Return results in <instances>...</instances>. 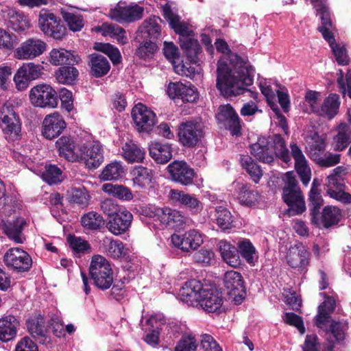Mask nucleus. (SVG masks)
<instances>
[{"label":"nucleus","mask_w":351,"mask_h":351,"mask_svg":"<svg viewBox=\"0 0 351 351\" xmlns=\"http://www.w3.org/2000/svg\"><path fill=\"white\" fill-rule=\"evenodd\" d=\"M217 51L222 53L217 69V88L226 97L249 92L254 99L257 93L246 88L253 83L254 68L247 61L231 52L226 41L217 39L215 43Z\"/></svg>","instance_id":"f257e3e1"},{"label":"nucleus","mask_w":351,"mask_h":351,"mask_svg":"<svg viewBox=\"0 0 351 351\" xmlns=\"http://www.w3.org/2000/svg\"><path fill=\"white\" fill-rule=\"evenodd\" d=\"M320 295L325 300L318 306V313L315 318L316 326L325 330L326 342L323 351H333L335 344L344 339L345 331L347 329L346 323L330 321V314L335 308V300L332 296H327L324 293Z\"/></svg>","instance_id":"f03ea898"},{"label":"nucleus","mask_w":351,"mask_h":351,"mask_svg":"<svg viewBox=\"0 0 351 351\" xmlns=\"http://www.w3.org/2000/svg\"><path fill=\"white\" fill-rule=\"evenodd\" d=\"M306 141L309 157L319 166L330 167L340 162V154L325 152V141L317 133H311L307 136Z\"/></svg>","instance_id":"7ed1b4c3"},{"label":"nucleus","mask_w":351,"mask_h":351,"mask_svg":"<svg viewBox=\"0 0 351 351\" xmlns=\"http://www.w3.org/2000/svg\"><path fill=\"white\" fill-rule=\"evenodd\" d=\"M144 213L146 216L153 218L159 223L161 228L182 229L190 220L182 213L169 207L149 206L145 208Z\"/></svg>","instance_id":"20e7f679"},{"label":"nucleus","mask_w":351,"mask_h":351,"mask_svg":"<svg viewBox=\"0 0 351 351\" xmlns=\"http://www.w3.org/2000/svg\"><path fill=\"white\" fill-rule=\"evenodd\" d=\"M285 182L282 198L289 206L290 216L300 215L306 209L304 197L297 186L295 176L293 171L287 172L282 178Z\"/></svg>","instance_id":"39448f33"},{"label":"nucleus","mask_w":351,"mask_h":351,"mask_svg":"<svg viewBox=\"0 0 351 351\" xmlns=\"http://www.w3.org/2000/svg\"><path fill=\"white\" fill-rule=\"evenodd\" d=\"M89 273L95 285L99 289H109L113 282V272L110 263L101 255L93 256Z\"/></svg>","instance_id":"423d86ee"},{"label":"nucleus","mask_w":351,"mask_h":351,"mask_svg":"<svg viewBox=\"0 0 351 351\" xmlns=\"http://www.w3.org/2000/svg\"><path fill=\"white\" fill-rule=\"evenodd\" d=\"M0 129L10 141L16 139L21 133V123L19 115L11 103L0 104Z\"/></svg>","instance_id":"0eeeda50"},{"label":"nucleus","mask_w":351,"mask_h":351,"mask_svg":"<svg viewBox=\"0 0 351 351\" xmlns=\"http://www.w3.org/2000/svg\"><path fill=\"white\" fill-rule=\"evenodd\" d=\"M38 27L46 36L58 40H62L66 34V29L60 18L46 9H42L39 12Z\"/></svg>","instance_id":"6e6552de"},{"label":"nucleus","mask_w":351,"mask_h":351,"mask_svg":"<svg viewBox=\"0 0 351 351\" xmlns=\"http://www.w3.org/2000/svg\"><path fill=\"white\" fill-rule=\"evenodd\" d=\"M30 103L35 107L56 108L58 105V95L51 86L39 84L32 87L29 93Z\"/></svg>","instance_id":"1a4fd4ad"},{"label":"nucleus","mask_w":351,"mask_h":351,"mask_svg":"<svg viewBox=\"0 0 351 351\" xmlns=\"http://www.w3.org/2000/svg\"><path fill=\"white\" fill-rule=\"evenodd\" d=\"M223 284L229 298L237 305L240 304L245 298L244 281L238 271H228L224 274Z\"/></svg>","instance_id":"9d476101"},{"label":"nucleus","mask_w":351,"mask_h":351,"mask_svg":"<svg viewBox=\"0 0 351 351\" xmlns=\"http://www.w3.org/2000/svg\"><path fill=\"white\" fill-rule=\"evenodd\" d=\"M5 265L10 269L18 272L27 271L32 265L31 256L20 247H12L3 256Z\"/></svg>","instance_id":"9b49d317"},{"label":"nucleus","mask_w":351,"mask_h":351,"mask_svg":"<svg viewBox=\"0 0 351 351\" xmlns=\"http://www.w3.org/2000/svg\"><path fill=\"white\" fill-rule=\"evenodd\" d=\"M79 151L77 162L83 161L88 169H96L104 161L102 146L98 141L86 142Z\"/></svg>","instance_id":"f8f14e48"},{"label":"nucleus","mask_w":351,"mask_h":351,"mask_svg":"<svg viewBox=\"0 0 351 351\" xmlns=\"http://www.w3.org/2000/svg\"><path fill=\"white\" fill-rule=\"evenodd\" d=\"M203 242L202 234L195 229L189 230L182 235L173 234L171 237L172 245L184 252L196 250Z\"/></svg>","instance_id":"ddd939ff"},{"label":"nucleus","mask_w":351,"mask_h":351,"mask_svg":"<svg viewBox=\"0 0 351 351\" xmlns=\"http://www.w3.org/2000/svg\"><path fill=\"white\" fill-rule=\"evenodd\" d=\"M46 49L47 44L43 40L29 38L15 49L14 56L19 60H33L43 54Z\"/></svg>","instance_id":"4468645a"},{"label":"nucleus","mask_w":351,"mask_h":351,"mask_svg":"<svg viewBox=\"0 0 351 351\" xmlns=\"http://www.w3.org/2000/svg\"><path fill=\"white\" fill-rule=\"evenodd\" d=\"M43 66L33 62L24 63L17 70L14 76V82L18 90H23L29 86V82L38 79L42 74Z\"/></svg>","instance_id":"2eb2a0df"},{"label":"nucleus","mask_w":351,"mask_h":351,"mask_svg":"<svg viewBox=\"0 0 351 351\" xmlns=\"http://www.w3.org/2000/svg\"><path fill=\"white\" fill-rule=\"evenodd\" d=\"M144 12L143 8L137 5L123 6L119 3L114 8L110 9L109 16L119 23H131L141 19Z\"/></svg>","instance_id":"dca6fc26"},{"label":"nucleus","mask_w":351,"mask_h":351,"mask_svg":"<svg viewBox=\"0 0 351 351\" xmlns=\"http://www.w3.org/2000/svg\"><path fill=\"white\" fill-rule=\"evenodd\" d=\"M310 252L302 243L291 246L287 254V264L300 272H304L309 264Z\"/></svg>","instance_id":"f3484780"},{"label":"nucleus","mask_w":351,"mask_h":351,"mask_svg":"<svg viewBox=\"0 0 351 351\" xmlns=\"http://www.w3.org/2000/svg\"><path fill=\"white\" fill-rule=\"evenodd\" d=\"M163 16L168 21L170 27L176 34L179 35V41L188 38L190 36H194V32L191 25L187 22L181 20L180 16L174 13L170 6L166 5L162 8Z\"/></svg>","instance_id":"a211bd4d"},{"label":"nucleus","mask_w":351,"mask_h":351,"mask_svg":"<svg viewBox=\"0 0 351 351\" xmlns=\"http://www.w3.org/2000/svg\"><path fill=\"white\" fill-rule=\"evenodd\" d=\"M202 284L197 280L192 279L184 283L180 289L178 298L183 302L191 306H198L202 296Z\"/></svg>","instance_id":"6ab92c4d"},{"label":"nucleus","mask_w":351,"mask_h":351,"mask_svg":"<svg viewBox=\"0 0 351 351\" xmlns=\"http://www.w3.org/2000/svg\"><path fill=\"white\" fill-rule=\"evenodd\" d=\"M167 170L171 180L174 182L185 186L193 183L195 171L186 162L175 160L168 165Z\"/></svg>","instance_id":"aec40b11"},{"label":"nucleus","mask_w":351,"mask_h":351,"mask_svg":"<svg viewBox=\"0 0 351 351\" xmlns=\"http://www.w3.org/2000/svg\"><path fill=\"white\" fill-rule=\"evenodd\" d=\"M202 136V126L198 123L186 121L180 125L178 137L182 145L193 147Z\"/></svg>","instance_id":"412c9836"},{"label":"nucleus","mask_w":351,"mask_h":351,"mask_svg":"<svg viewBox=\"0 0 351 351\" xmlns=\"http://www.w3.org/2000/svg\"><path fill=\"white\" fill-rule=\"evenodd\" d=\"M132 114L138 130L149 132L156 122L155 113L142 104H136L133 108Z\"/></svg>","instance_id":"4be33fe9"},{"label":"nucleus","mask_w":351,"mask_h":351,"mask_svg":"<svg viewBox=\"0 0 351 351\" xmlns=\"http://www.w3.org/2000/svg\"><path fill=\"white\" fill-rule=\"evenodd\" d=\"M291 156L295 161V168L300 176L302 182L306 186L311 178V170L308 160L301 149L295 143L290 144Z\"/></svg>","instance_id":"5701e85b"},{"label":"nucleus","mask_w":351,"mask_h":351,"mask_svg":"<svg viewBox=\"0 0 351 351\" xmlns=\"http://www.w3.org/2000/svg\"><path fill=\"white\" fill-rule=\"evenodd\" d=\"M219 121L224 122L232 136L241 134V123L239 118L230 104L220 106L216 115Z\"/></svg>","instance_id":"b1692460"},{"label":"nucleus","mask_w":351,"mask_h":351,"mask_svg":"<svg viewBox=\"0 0 351 351\" xmlns=\"http://www.w3.org/2000/svg\"><path fill=\"white\" fill-rule=\"evenodd\" d=\"M169 197L172 203L189 208L193 213H199L203 210V204L194 195L182 191L171 189Z\"/></svg>","instance_id":"393cba45"},{"label":"nucleus","mask_w":351,"mask_h":351,"mask_svg":"<svg viewBox=\"0 0 351 351\" xmlns=\"http://www.w3.org/2000/svg\"><path fill=\"white\" fill-rule=\"evenodd\" d=\"M26 226V221L21 217H14L12 219L2 220V227L8 237L16 243H23L25 237L23 230Z\"/></svg>","instance_id":"a878e982"},{"label":"nucleus","mask_w":351,"mask_h":351,"mask_svg":"<svg viewBox=\"0 0 351 351\" xmlns=\"http://www.w3.org/2000/svg\"><path fill=\"white\" fill-rule=\"evenodd\" d=\"M66 123L62 117L58 112L48 114L43 123V135L48 139L58 136L65 129Z\"/></svg>","instance_id":"bb28decb"},{"label":"nucleus","mask_w":351,"mask_h":351,"mask_svg":"<svg viewBox=\"0 0 351 351\" xmlns=\"http://www.w3.org/2000/svg\"><path fill=\"white\" fill-rule=\"evenodd\" d=\"M313 7L317 11V14L319 15L322 25L318 27L319 31L322 33L326 40H330L333 35L331 32L333 29L332 23L330 19V14L326 5V0H314Z\"/></svg>","instance_id":"cd10ccee"},{"label":"nucleus","mask_w":351,"mask_h":351,"mask_svg":"<svg viewBox=\"0 0 351 351\" xmlns=\"http://www.w3.org/2000/svg\"><path fill=\"white\" fill-rule=\"evenodd\" d=\"M164 315L161 313L151 315L146 320V324L149 326L148 332L144 337L145 341L152 347H156L159 343V335L163 333Z\"/></svg>","instance_id":"c85d7f7f"},{"label":"nucleus","mask_w":351,"mask_h":351,"mask_svg":"<svg viewBox=\"0 0 351 351\" xmlns=\"http://www.w3.org/2000/svg\"><path fill=\"white\" fill-rule=\"evenodd\" d=\"M327 193L330 197L343 203L349 204L351 202V195L343 191V184L341 183V178L331 173L327 177Z\"/></svg>","instance_id":"c756f323"},{"label":"nucleus","mask_w":351,"mask_h":351,"mask_svg":"<svg viewBox=\"0 0 351 351\" xmlns=\"http://www.w3.org/2000/svg\"><path fill=\"white\" fill-rule=\"evenodd\" d=\"M132 219V214L128 210L123 209L108 221L107 228L113 234L120 235L129 230Z\"/></svg>","instance_id":"7c9ffc66"},{"label":"nucleus","mask_w":351,"mask_h":351,"mask_svg":"<svg viewBox=\"0 0 351 351\" xmlns=\"http://www.w3.org/2000/svg\"><path fill=\"white\" fill-rule=\"evenodd\" d=\"M250 152L257 160L267 164L274 161V150L269 138L260 137L250 146Z\"/></svg>","instance_id":"2f4dec72"},{"label":"nucleus","mask_w":351,"mask_h":351,"mask_svg":"<svg viewBox=\"0 0 351 351\" xmlns=\"http://www.w3.org/2000/svg\"><path fill=\"white\" fill-rule=\"evenodd\" d=\"M202 294L198 306L208 313L221 312L223 302L221 293L213 289H205Z\"/></svg>","instance_id":"473e14b6"},{"label":"nucleus","mask_w":351,"mask_h":351,"mask_svg":"<svg viewBox=\"0 0 351 351\" xmlns=\"http://www.w3.org/2000/svg\"><path fill=\"white\" fill-rule=\"evenodd\" d=\"M26 326L28 332L34 338L42 343L47 341V326L45 318L43 315L39 314L29 317L26 321Z\"/></svg>","instance_id":"72a5a7b5"},{"label":"nucleus","mask_w":351,"mask_h":351,"mask_svg":"<svg viewBox=\"0 0 351 351\" xmlns=\"http://www.w3.org/2000/svg\"><path fill=\"white\" fill-rule=\"evenodd\" d=\"M19 322L12 315H8L0 319V341L8 342L14 339L17 334Z\"/></svg>","instance_id":"f704fd0d"},{"label":"nucleus","mask_w":351,"mask_h":351,"mask_svg":"<svg viewBox=\"0 0 351 351\" xmlns=\"http://www.w3.org/2000/svg\"><path fill=\"white\" fill-rule=\"evenodd\" d=\"M150 156L158 164H165L172 158V148L169 143L154 141L149 146Z\"/></svg>","instance_id":"c9c22d12"},{"label":"nucleus","mask_w":351,"mask_h":351,"mask_svg":"<svg viewBox=\"0 0 351 351\" xmlns=\"http://www.w3.org/2000/svg\"><path fill=\"white\" fill-rule=\"evenodd\" d=\"M121 149V155L128 163L142 162L145 158V149L133 141L125 143Z\"/></svg>","instance_id":"e433bc0d"},{"label":"nucleus","mask_w":351,"mask_h":351,"mask_svg":"<svg viewBox=\"0 0 351 351\" xmlns=\"http://www.w3.org/2000/svg\"><path fill=\"white\" fill-rule=\"evenodd\" d=\"M59 155L69 162L79 160V154L75 152V143L72 138L62 136L56 143Z\"/></svg>","instance_id":"4c0bfd02"},{"label":"nucleus","mask_w":351,"mask_h":351,"mask_svg":"<svg viewBox=\"0 0 351 351\" xmlns=\"http://www.w3.org/2000/svg\"><path fill=\"white\" fill-rule=\"evenodd\" d=\"M219 251L223 260L230 266L236 267L241 263L237 249L229 242L221 240L218 243Z\"/></svg>","instance_id":"58836bf2"},{"label":"nucleus","mask_w":351,"mask_h":351,"mask_svg":"<svg viewBox=\"0 0 351 351\" xmlns=\"http://www.w3.org/2000/svg\"><path fill=\"white\" fill-rule=\"evenodd\" d=\"M80 60L77 56L64 49H53L50 51L49 56L50 63L56 66L63 64L73 65L75 63H78Z\"/></svg>","instance_id":"ea45409f"},{"label":"nucleus","mask_w":351,"mask_h":351,"mask_svg":"<svg viewBox=\"0 0 351 351\" xmlns=\"http://www.w3.org/2000/svg\"><path fill=\"white\" fill-rule=\"evenodd\" d=\"M181 49L185 53L188 60L194 64H198L199 56L202 53V48L197 39L194 36L181 40L180 43Z\"/></svg>","instance_id":"a19ab883"},{"label":"nucleus","mask_w":351,"mask_h":351,"mask_svg":"<svg viewBox=\"0 0 351 351\" xmlns=\"http://www.w3.org/2000/svg\"><path fill=\"white\" fill-rule=\"evenodd\" d=\"M259 88L272 110L275 111L277 109L276 95L280 88L279 84L271 80L263 79L259 81Z\"/></svg>","instance_id":"79ce46f5"},{"label":"nucleus","mask_w":351,"mask_h":351,"mask_svg":"<svg viewBox=\"0 0 351 351\" xmlns=\"http://www.w3.org/2000/svg\"><path fill=\"white\" fill-rule=\"evenodd\" d=\"M8 16V25L14 31L22 33L30 27L28 17L22 12L12 9L10 10Z\"/></svg>","instance_id":"37998d69"},{"label":"nucleus","mask_w":351,"mask_h":351,"mask_svg":"<svg viewBox=\"0 0 351 351\" xmlns=\"http://www.w3.org/2000/svg\"><path fill=\"white\" fill-rule=\"evenodd\" d=\"M340 106L339 97L337 94H330L319 106L317 114L328 119H332L339 111Z\"/></svg>","instance_id":"c03bdc74"},{"label":"nucleus","mask_w":351,"mask_h":351,"mask_svg":"<svg viewBox=\"0 0 351 351\" xmlns=\"http://www.w3.org/2000/svg\"><path fill=\"white\" fill-rule=\"evenodd\" d=\"M89 65L91 75L96 77H100L106 75L110 69V65L107 58L102 55L97 53L91 55Z\"/></svg>","instance_id":"a18cd8bd"},{"label":"nucleus","mask_w":351,"mask_h":351,"mask_svg":"<svg viewBox=\"0 0 351 351\" xmlns=\"http://www.w3.org/2000/svg\"><path fill=\"white\" fill-rule=\"evenodd\" d=\"M103 245L107 255L113 259H120L124 258L128 254V250L125 248L122 241L119 240H113L108 237H105L102 241Z\"/></svg>","instance_id":"49530a36"},{"label":"nucleus","mask_w":351,"mask_h":351,"mask_svg":"<svg viewBox=\"0 0 351 351\" xmlns=\"http://www.w3.org/2000/svg\"><path fill=\"white\" fill-rule=\"evenodd\" d=\"M97 31L101 32L104 36L116 39L119 44L124 45L127 43L125 30L117 25L104 23L97 28Z\"/></svg>","instance_id":"de8ad7c7"},{"label":"nucleus","mask_w":351,"mask_h":351,"mask_svg":"<svg viewBox=\"0 0 351 351\" xmlns=\"http://www.w3.org/2000/svg\"><path fill=\"white\" fill-rule=\"evenodd\" d=\"M101 189L108 195L121 200L130 201L133 199V194L131 190L121 184L106 183L102 185Z\"/></svg>","instance_id":"09e8293b"},{"label":"nucleus","mask_w":351,"mask_h":351,"mask_svg":"<svg viewBox=\"0 0 351 351\" xmlns=\"http://www.w3.org/2000/svg\"><path fill=\"white\" fill-rule=\"evenodd\" d=\"M238 199L242 205L251 206L254 204L259 197L258 193L250 189L247 184L237 183Z\"/></svg>","instance_id":"8fccbe9b"},{"label":"nucleus","mask_w":351,"mask_h":351,"mask_svg":"<svg viewBox=\"0 0 351 351\" xmlns=\"http://www.w3.org/2000/svg\"><path fill=\"white\" fill-rule=\"evenodd\" d=\"M131 173L134 186L140 189L148 186L152 179V171L143 166H136Z\"/></svg>","instance_id":"3c124183"},{"label":"nucleus","mask_w":351,"mask_h":351,"mask_svg":"<svg viewBox=\"0 0 351 351\" xmlns=\"http://www.w3.org/2000/svg\"><path fill=\"white\" fill-rule=\"evenodd\" d=\"M349 123H341L339 132L334 138L335 149L337 151L343 150L348 145L351 134V116L349 115Z\"/></svg>","instance_id":"603ef678"},{"label":"nucleus","mask_w":351,"mask_h":351,"mask_svg":"<svg viewBox=\"0 0 351 351\" xmlns=\"http://www.w3.org/2000/svg\"><path fill=\"white\" fill-rule=\"evenodd\" d=\"M341 217V210L337 207L326 206L322 216H319L320 223L316 225L318 226L322 225L324 228H328L337 224L340 221Z\"/></svg>","instance_id":"864d4df0"},{"label":"nucleus","mask_w":351,"mask_h":351,"mask_svg":"<svg viewBox=\"0 0 351 351\" xmlns=\"http://www.w3.org/2000/svg\"><path fill=\"white\" fill-rule=\"evenodd\" d=\"M238 252L250 265H254L258 258V254L256 248L252 242L247 239L239 241L237 243Z\"/></svg>","instance_id":"5fc2aeb1"},{"label":"nucleus","mask_w":351,"mask_h":351,"mask_svg":"<svg viewBox=\"0 0 351 351\" xmlns=\"http://www.w3.org/2000/svg\"><path fill=\"white\" fill-rule=\"evenodd\" d=\"M67 199L71 204L84 208L88 205L90 197L84 187H78L68 191Z\"/></svg>","instance_id":"6e6d98bb"},{"label":"nucleus","mask_w":351,"mask_h":351,"mask_svg":"<svg viewBox=\"0 0 351 351\" xmlns=\"http://www.w3.org/2000/svg\"><path fill=\"white\" fill-rule=\"evenodd\" d=\"M215 221L218 227L225 231L232 227L233 216L230 210L223 206L215 208Z\"/></svg>","instance_id":"4d7b16f0"},{"label":"nucleus","mask_w":351,"mask_h":351,"mask_svg":"<svg viewBox=\"0 0 351 351\" xmlns=\"http://www.w3.org/2000/svg\"><path fill=\"white\" fill-rule=\"evenodd\" d=\"M270 141L274 150V156L280 158L285 163L289 162L291 157L282 137L280 134H275Z\"/></svg>","instance_id":"13d9d810"},{"label":"nucleus","mask_w":351,"mask_h":351,"mask_svg":"<svg viewBox=\"0 0 351 351\" xmlns=\"http://www.w3.org/2000/svg\"><path fill=\"white\" fill-rule=\"evenodd\" d=\"M309 201L311 206V222L319 224V209L323 204V199L319 191L311 189L309 192Z\"/></svg>","instance_id":"bf43d9fd"},{"label":"nucleus","mask_w":351,"mask_h":351,"mask_svg":"<svg viewBox=\"0 0 351 351\" xmlns=\"http://www.w3.org/2000/svg\"><path fill=\"white\" fill-rule=\"evenodd\" d=\"M241 166L246 170L252 180L258 183L263 176V171L250 156H241L240 158Z\"/></svg>","instance_id":"052dcab7"},{"label":"nucleus","mask_w":351,"mask_h":351,"mask_svg":"<svg viewBox=\"0 0 351 351\" xmlns=\"http://www.w3.org/2000/svg\"><path fill=\"white\" fill-rule=\"evenodd\" d=\"M159 17L152 16L146 19L142 26L141 32L147 34L150 38L157 39L160 36V23Z\"/></svg>","instance_id":"680f3d73"},{"label":"nucleus","mask_w":351,"mask_h":351,"mask_svg":"<svg viewBox=\"0 0 351 351\" xmlns=\"http://www.w3.org/2000/svg\"><path fill=\"white\" fill-rule=\"evenodd\" d=\"M124 169L121 162L114 161L103 169L100 178L104 180H116L121 178Z\"/></svg>","instance_id":"e2e57ef3"},{"label":"nucleus","mask_w":351,"mask_h":351,"mask_svg":"<svg viewBox=\"0 0 351 351\" xmlns=\"http://www.w3.org/2000/svg\"><path fill=\"white\" fill-rule=\"evenodd\" d=\"M55 75L59 83L71 84L76 80L78 76V71L73 66H62L56 71Z\"/></svg>","instance_id":"0e129e2a"},{"label":"nucleus","mask_w":351,"mask_h":351,"mask_svg":"<svg viewBox=\"0 0 351 351\" xmlns=\"http://www.w3.org/2000/svg\"><path fill=\"white\" fill-rule=\"evenodd\" d=\"M162 327L163 328V334L169 338H177L179 335L184 334L186 330L185 324L177 320H169L167 322L165 317Z\"/></svg>","instance_id":"69168bd1"},{"label":"nucleus","mask_w":351,"mask_h":351,"mask_svg":"<svg viewBox=\"0 0 351 351\" xmlns=\"http://www.w3.org/2000/svg\"><path fill=\"white\" fill-rule=\"evenodd\" d=\"M61 13L64 21L71 31L78 32L82 29L84 26V21L80 14L66 10H62Z\"/></svg>","instance_id":"338daca9"},{"label":"nucleus","mask_w":351,"mask_h":351,"mask_svg":"<svg viewBox=\"0 0 351 351\" xmlns=\"http://www.w3.org/2000/svg\"><path fill=\"white\" fill-rule=\"evenodd\" d=\"M41 178L50 185L56 184L62 180V171L56 165H46L45 171L41 173Z\"/></svg>","instance_id":"774afa93"}]
</instances>
